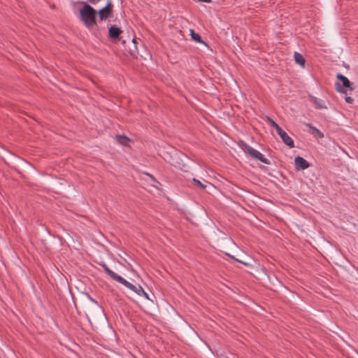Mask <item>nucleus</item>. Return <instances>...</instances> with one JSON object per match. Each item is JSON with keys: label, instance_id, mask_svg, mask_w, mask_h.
<instances>
[{"label": "nucleus", "instance_id": "1", "mask_svg": "<svg viewBox=\"0 0 358 358\" xmlns=\"http://www.w3.org/2000/svg\"><path fill=\"white\" fill-rule=\"evenodd\" d=\"M83 6L80 9V19L88 29L96 25V11L85 2H82Z\"/></svg>", "mask_w": 358, "mask_h": 358}, {"label": "nucleus", "instance_id": "2", "mask_svg": "<svg viewBox=\"0 0 358 358\" xmlns=\"http://www.w3.org/2000/svg\"><path fill=\"white\" fill-rule=\"evenodd\" d=\"M336 78L342 83L341 84L339 82L336 83V89L338 92L347 94L348 90L352 91L353 88L351 87L352 83L348 80V78L343 75L338 73L336 76Z\"/></svg>", "mask_w": 358, "mask_h": 358}, {"label": "nucleus", "instance_id": "3", "mask_svg": "<svg viewBox=\"0 0 358 358\" xmlns=\"http://www.w3.org/2000/svg\"><path fill=\"white\" fill-rule=\"evenodd\" d=\"M243 150L247 152L248 155H250L252 158L259 160L261 162L266 164H270V161L264 157V156L259 152L258 150L252 148L250 145H247L246 143H244L243 145Z\"/></svg>", "mask_w": 358, "mask_h": 358}, {"label": "nucleus", "instance_id": "4", "mask_svg": "<svg viewBox=\"0 0 358 358\" xmlns=\"http://www.w3.org/2000/svg\"><path fill=\"white\" fill-rule=\"evenodd\" d=\"M113 5L111 0H110L104 8L96 12V14H98L101 21L106 20V19L113 17Z\"/></svg>", "mask_w": 358, "mask_h": 358}, {"label": "nucleus", "instance_id": "5", "mask_svg": "<svg viewBox=\"0 0 358 358\" xmlns=\"http://www.w3.org/2000/svg\"><path fill=\"white\" fill-rule=\"evenodd\" d=\"M122 33V30L116 25H110L108 27V38L115 43L120 40Z\"/></svg>", "mask_w": 358, "mask_h": 358}, {"label": "nucleus", "instance_id": "6", "mask_svg": "<svg viewBox=\"0 0 358 358\" xmlns=\"http://www.w3.org/2000/svg\"><path fill=\"white\" fill-rule=\"evenodd\" d=\"M116 281L120 282V283H121L122 285H124L125 287H127L129 289L132 290L133 292H134L137 294H139V293H143V288H142V287L141 285L136 286V285L130 283L129 282H128L125 279H124L120 275L117 278Z\"/></svg>", "mask_w": 358, "mask_h": 358}, {"label": "nucleus", "instance_id": "7", "mask_svg": "<svg viewBox=\"0 0 358 358\" xmlns=\"http://www.w3.org/2000/svg\"><path fill=\"white\" fill-rule=\"evenodd\" d=\"M277 133L281 138L282 142L289 148H293L295 147L292 138L282 129H281Z\"/></svg>", "mask_w": 358, "mask_h": 358}, {"label": "nucleus", "instance_id": "8", "mask_svg": "<svg viewBox=\"0 0 358 358\" xmlns=\"http://www.w3.org/2000/svg\"><path fill=\"white\" fill-rule=\"evenodd\" d=\"M296 170H305L310 166V164L302 157L298 156L294 159Z\"/></svg>", "mask_w": 358, "mask_h": 358}, {"label": "nucleus", "instance_id": "9", "mask_svg": "<svg viewBox=\"0 0 358 358\" xmlns=\"http://www.w3.org/2000/svg\"><path fill=\"white\" fill-rule=\"evenodd\" d=\"M100 266L103 268V271L107 275H108L113 280L116 281V280L120 275H118L112 270H110L106 264H101Z\"/></svg>", "mask_w": 358, "mask_h": 358}, {"label": "nucleus", "instance_id": "10", "mask_svg": "<svg viewBox=\"0 0 358 358\" xmlns=\"http://www.w3.org/2000/svg\"><path fill=\"white\" fill-rule=\"evenodd\" d=\"M310 101L315 105L317 109H323L327 108V107L323 103L322 100L318 99L317 98L310 96Z\"/></svg>", "mask_w": 358, "mask_h": 358}, {"label": "nucleus", "instance_id": "11", "mask_svg": "<svg viewBox=\"0 0 358 358\" xmlns=\"http://www.w3.org/2000/svg\"><path fill=\"white\" fill-rule=\"evenodd\" d=\"M294 57L296 64H299L302 67H305L306 60L301 54L296 52H294Z\"/></svg>", "mask_w": 358, "mask_h": 358}, {"label": "nucleus", "instance_id": "12", "mask_svg": "<svg viewBox=\"0 0 358 358\" xmlns=\"http://www.w3.org/2000/svg\"><path fill=\"white\" fill-rule=\"evenodd\" d=\"M190 35L192 40L198 43H203L205 45H207V44L202 40L201 36L199 34L196 33L193 29H190Z\"/></svg>", "mask_w": 358, "mask_h": 358}, {"label": "nucleus", "instance_id": "13", "mask_svg": "<svg viewBox=\"0 0 358 358\" xmlns=\"http://www.w3.org/2000/svg\"><path fill=\"white\" fill-rule=\"evenodd\" d=\"M116 139L120 144L124 146L127 145L128 143L130 141V139L125 135H117L116 136Z\"/></svg>", "mask_w": 358, "mask_h": 358}, {"label": "nucleus", "instance_id": "14", "mask_svg": "<svg viewBox=\"0 0 358 358\" xmlns=\"http://www.w3.org/2000/svg\"><path fill=\"white\" fill-rule=\"evenodd\" d=\"M307 126L313 130V134H315L316 136H317L320 138H324V134L320 130L312 126L310 124H307Z\"/></svg>", "mask_w": 358, "mask_h": 358}, {"label": "nucleus", "instance_id": "15", "mask_svg": "<svg viewBox=\"0 0 358 358\" xmlns=\"http://www.w3.org/2000/svg\"><path fill=\"white\" fill-rule=\"evenodd\" d=\"M136 43V39L133 38L131 40V45L134 48V49L133 50L130 48L129 49V52L130 55L134 57H136V53H137Z\"/></svg>", "mask_w": 358, "mask_h": 358}, {"label": "nucleus", "instance_id": "16", "mask_svg": "<svg viewBox=\"0 0 358 358\" xmlns=\"http://www.w3.org/2000/svg\"><path fill=\"white\" fill-rule=\"evenodd\" d=\"M267 121L270 124L271 126H272L273 127H274L276 130V131L278 132V131H280L282 128L273 120H272L270 117H267Z\"/></svg>", "mask_w": 358, "mask_h": 358}, {"label": "nucleus", "instance_id": "17", "mask_svg": "<svg viewBox=\"0 0 358 358\" xmlns=\"http://www.w3.org/2000/svg\"><path fill=\"white\" fill-rule=\"evenodd\" d=\"M192 182H193L194 185H196V187H198L201 189H205L206 187V185H204L200 180H197L196 178H193L192 179Z\"/></svg>", "mask_w": 358, "mask_h": 358}, {"label": "nucleus", "instance_id": "18", "mask_svg": "<svg viewBox=\"0 0 358 358\" xmlns=\"http://www.w3.org/2000/svg\"><path fill=\"white\" fill-rule=\"evenodd\" d=\"M345 101L348 103H352V102L354 101V99L351 96H346Z\"/></svg>", "mask_w": 358, "mask_h": 358}, {"label": "nucleus", "instance_id": "19", "mask_svg": "<svg viewBox=\"0 0 358 358\" xmlns=\"http://www.w3.org/2000/svg\"><path fill=\"white\" fill-rule=\"evenodd\" d=\"M146 175L148 176L152 179V180L153 182L159 183V182L156 180V178L152 175H151L150 173H146Z\"/></svg>", "mask_w": 358, "mask_h": 358}, {"label": "nucleus", "instance_id": "20", "mask_svg": "<svg viewBox=\"0 0 358 358\" xmlns=\"http://www.w3.org/2000/svg\"><path fill=\"white\" fill-rule=\"evenodd\" d=\"M138 296H144L146 299H149L148 294L144 291L143 289V293H139V294H138Z\"/></svg>", "mask_w": 358, "mask_h": 358}, {"label": "nucleus", "instance_id": "21", "mask_svg": "<svg viewBox=\"0 0 358 358\" xmlns=\"http://www.w3.org/2000/svg\"><path fill=\"white\" fill-rule=\"evenodd\" d=\"M92 4H96L99 2L101 0H87Z\"/></svg>", "mask_w": 358, "mask_h": 358}, {"label": "nucleus", "instance_id": "22", "mask_svg": "<svg viewBox=\"0 0 358 358\" xmlns=\"http://www.w3.org/2000/svg\"><path fill=\"white\" fill-rule=\"evenodd\" d=\"M229 257H230L231 259H234V260H236V261H238L237 259H236V258H235V257H234L233 256H230V255H229Z\"/></svg>", "mask_w": 358, "mask_h": 358}, {"label": "nucleus", "instance_id": "23", "mask_svg": "<svg viewBox=\"0 0 358 358\" xmlns=\"http://www.w3.org/2000/svg\"><path fill=\"white\" fill-rule=\"evenodd\" d=\"M122 43H123V44H124V43H125V41H124V40H123V41H122Z\"/></svg>", "mask_w": 358, "mask_h": 358}]
</instances>
